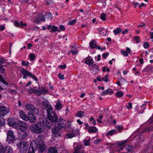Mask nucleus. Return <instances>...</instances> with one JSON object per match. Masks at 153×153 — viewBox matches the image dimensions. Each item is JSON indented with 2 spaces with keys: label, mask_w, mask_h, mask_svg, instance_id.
<instances>
[{
  "label": "nucleus",
  "mask_w": 153,
  "mask_h": 153,
  "mask_svg": "<svg viewBox=\"0 0 153 153\" xmlns=\"http://www.w3.org/2000/svg\"><path fill=\"white\" fill-rule=\"evenodd\" d=\"M45 101L42 103L43 113L40 116L39 122L30 127V130L33 133L40 134L48 128V102Z\"/></svg>",
  "instance_id": "f257e3e1"
},
{
  "label": "nucleus",
  "mask_w": 153,
  "mask_h": 153,
  "mask_svg": "<svg viewBox=\"0 0 153 153\" xmlns=\"http://www.w3.org/2000/svg\"><path fill=\"white\" fill-rule=\"evenodd\" d=\"M43 137L39 135L34 141H32L30 143L29 148V152L30 153H35L37 149L39 152L43 153L46 149L45 143L43 141Z\"/></svg>",
  "instance_id": "f03ea898"
},
{
  "label": "nucleus",
  "mask_w": 153,
  "mask_h": 153,
  "mask_svg": "<svg viewBox=\"0 0 153 153\" xmlns=\"http://www.w3.org/2000/svg\"><path fill=\"white\" fill-rule=\"evenodd\" d=\"M18 129L19 131L18 133L19 137L22 139H24L27 136L28 134V127L27 125L23 123Z\"/></svg>",
  "instance_id": "7ed1b4c3"
},
{
  "label": "nucleus",
  "mask_w": 153,
  "mask_h": 153,
  "mask_svg": "<svg viewBox=\"0 0 153 153\" xmlns=\"http://www.w3.org/2000/svg\"><path fill=\"white\" fill-rule=\"evenodd\" d=\"M145 127H146V125H149V126L146 127L144 129L142 130L141 132L138 133L137 135V136L138 138H141V137L142 136V134L144 133H146L148 131H150L153 129V117L152 116L151 117L149 120L146 122L145 124Z\"/></svg>",
  "instance_id": "20e7f679"
},
{
  "label": "nucleus",
  "mask_w": 153,
  "mask_h": 153,
  "mask_svg": "<svg viewBox=\"0 0 153 153\" xmlns=\"http://www.w3.org/2000/svg\"><path fill=\"white\" fill-rule=\"evenodd\" d=\"M54 124L55 127L59 129H65L67 125L65 120L62 118H59Z\"/></svg>",
  "instance_id": "39448f33"
},
{
  "label": "nucleus",
  "mask_w": 153,
  "mask_h": 153,
  "mask_svg": "<svg viewBox=\"0 0 153 153\" xmlns=\"http://www.w3.org/2000/svg\"><path fill=\"white\" fill-rule=\"evenodd\" d=\"M20 71L21 74L23 75V79H26L27 78V76H28L31 77L33 80L36 81H38V79L36 76L33 74H31L29 71L23 68L20 70Z\"/></svg>",
  "instance_id": "423d86ee"
},
{
  "label": "nucleus",
  "mask_w": 153,
  "mask_h": 153,
  "mask_svg": "<svg viewBox=\"0 0 153 153\" xmlns=\"http://www.w3.org/2000/svg\"><path fill=\"white\" fill-rule=\"evenodd\" d=\"M17 147L21 153H26L28 149V145L26 142L21 141L17 145Z\"/></svg>",
  "instance_id": "0eeeda50"
},
{
  "label": "nucleus",
  "mask_w": 153,
  "mask_h": 153,
  "mask_svg": "<svg viewBox=\"0 0 153 153\" xmlns=\"http://www.w3.org/2000/svg\"><path fill=\"white\" fill-rule=\"evenodd\" d=\"M7 142L8 144H13L16 140V136L13 131L12 130H8L6 133Z\"/></svg>",
  "instance_id": "6e6552de"
},
{
  "label": "nucleus",
  "mask_w": 153,
  "mask_h": 153,
  "mask_svg": "<svg viewBox=\"0 0 153 153\" xmlns=\"http://www.w3.org/2000/svg\"><path fill=\"white\" fill-rule=\"evenodd\" d=\"M58 116L56 114L55 111H52L51 113L49 114L48 115V129L51 127L49 125L50 123L51 124H53L58 119Z\"/></svg>",
  "instance_id": "1a4fd4ad"
},
{
  "label": "nucleus",
  "mask_w": 153,
  "mask_h": 153,
  "mask_svg": "<svg viewBox=\"0 0 153 153\" xmlns=\"http://www.w3.org/2000/svg\"><path fill=\"white\" fill-rule=\"evenodd\" d=\"M23 123L22 121L16 122L14 119L12 118L8 119L7 121L8 124L9 126H12L17 128H18Z\"/></svg>",
  "instance_id": "9d476101"
},
{
  "label": "nucleus",
  "mask_w": 153,
  "mask_h": 153,
  "mask_svg": "<svg viewBox=\"0 0 153 153\" xmlns=\"http://www.w3.org/2000/svg\"><path fill=\"white\" fill-rule=\"evenodd\" d=\"M13 149L9 146L2 147L0 149V153H12Z\"/></svg>",
  "instance_id": "9b49d317"
},
{
  "label": "nucleus",
  "mask_w": 153,
  "mask_h": 153,
  "mask_svg": "<svg viewBox=\"0 0 153 153\" xmlns=\"http://www.w3.org/2000/svg\"><path fill=\"white\" fill-rule=\"evenodd\" d=\"M9 112V108L4 106H0V115L2 116H5Z\"/></svg>",
  "instance_id": "f8f14e48"
},
{
  "label": "nucleus",
  "mask_w": 153,
  "mask_h": 153,
  "mask_svg": "<svg viewBox=\"0 0 153 153\" xmlns=\"http://www.w3.org/2000/svg\"><path fill=\"white\" fill-rule=\"evenodd\" d=\"M45 20V17L41 14H39L34 20L33 22L36 24H38L40 22Z\"/></svg>",
  "instance_id": "ddd939ff"
},
{
  "label": "nucleus",
  "mask_w": 153,
  "mask_h": 153,
  "mask_svg": "<svg viewBox=\"0 0 153 153\" xmlns=\"http://www.w3.org/2000/svg\"><path fill=\"white\" fill-rule=\"evenodd\" d=\"M52 135V136L53 137H57L61 136V134L60 131L55 127H53L51 129Z\"/></svg>",
  "instance_id": "4468645a"
},
{
  "label": "nucleus",
  "mask_w": 153,
  "mask_h": 153,
  "mask_svg": "<svg viewBox=\"0 0 153 153\" xmlns=\"http://www.w3.org/2000/svg\"><path fill=\"white\" fill-rule=\"evenodd\" d=\"M28 119L26 121H29L31 123L35 122L36 120V116L32 113H28Z\"/></svg>",
  "instance_id": "2eb2a0df"
},
{
  "label": "nucleus",
  "mask_w": 153,
  "mask_h": 153,
  "mask_svg": "<svg viewBox=\"0 0 153 153\" xmlns=\"http://www.w3.org/2000/svg\"><path fill=\"white\" fill-rule=\"evenodd\" d=\"M19 116L20 117L24 120L27 121L28 119V115H27L25 112L23 111H20L19 112Z\"/></svg>",
  "instance_id": "dca6fc26"
},
{
  "label": "nucleus",
  "mask_w": 153,
  "mask_h": 153,
  "mask_svg": "<svg viewBox=\"0 0 153 153\" xmlns=\"http://www.w3.org/2000/svg\"><path fill=\"white\" fill-rule=\"evenodd\" d=\"M113 93V91L111 89H108L107 90L102 92L101 93V95L102 96H104L106 94H111Z\"/></svg>",
  "instance_id": "f3484780"
},
{
  "label": "nucleus",
  "mask_w": 153,
  "mask_h": 153,
  "mask_svg": "<svg viewBox=\"0 0 153 153\" xmlns=\"http://www.w3.org/2000/svg\"><path fill=\"white\" fill-rule=\"evenodd\" d=\"M97 128L94 126H90L88 129V131L89 133H96L98 131Z\"/></svg>",
  "instance_id": "a211bd4d"
},
{
  "label": "nucleus",
  "mask_w": 153,
  "mask_h": 153,
  "mask_svg": "<svg viewBox=\"0 0 153 153\" xmlns=\"http://www.w3.org/2000/svg\"><path fill=\"white\" fill-rule=\"evenodd\" d=\"M34 107V105L30 103L27 104L25 105V108L27 110L29 111L30 113H31Z\"/></svg>",
  "instance_id": "6ab92c4d"
},
{
  "label": "nucleus",
  "mask_w": 153,
  "mask_h": 153,
  "mask_svg": "<svg viewBox=\"0 0 153 153\" xmlns=\"http://www.w3.org/2000/svg\"><path fill=\"white\" fill-rule=\"evenodd\" d=\"M127 142V140H123L121 141H118L117 142V144L121 148V149H122L126 146V143Z\"/></svg>",
  "instance_id": "aec40b11"
},
{
  "label": "nucleus",
  "mask_w": 153,
  "mask_h": 153,
  "mask_svg": "<svg viewBox=\"0 0 153 153\" xmlns=\"http://www.w3.org/2000/svg\"><path fill=\"white\" fill-rule=\"evenodd\" d=\"M33 94L37 96L40 95L41 94L42 91L40 89L38 88L37 87H34L33 88Z\"/></svg>",
  "instance_id": "412c9836"
},
{
  "label": "nucleus",
  "mask_w": 153,
  "mask_h": 153,
  "mask_svg": "<svg viewBox=\"0 0 153 153\" xmlns=\"http://www.w3.org/2000/svg\"><path fill=\"white\" fill-rule=\"evenodd\" d=\"M118 131H116L115 130L113 129L107 132L106 134V136L107 137L108 135L112 136L115 135V134H117Z\"/></svg>",
  "instance_id": "4be33fe9"
},
{
  "label": "nucleus",
  "mask_w": 153,
  "mask_h": 153,
  "mask_svg": "<svg viewBox=\"0 0 153 153\" xmlns=\"http://www.w3.org/2000/svg\"><path fill=\"white\" fill-rule=\"evenodd\" d=\"M85 63L90 66L94 63V61L93 59L92 58L88 59L86 58L85 61Z\"/></svg>",
  "instance_id": "5701e85b"
},
{
  "label": "nucleus",
  "mask_w": 153,
  "mask_h": 153,
  "mask_svg": "<svg viewBox=\"0 0 153 153\" xmlns=\"http://www.w3.org/2000/svg\"><path fill=\"white\" fill-rule=\"evenodd\" d=\"M89 45L91 48L94 49L96 47L97 42L95 40H92L90 42Z\"/></svg>",
  "instance_id": "b1692460"
},
{
  "label": "nucleus",
  "mask_w": 153,
  "mask_h": 153,
  "mask_svg": "<svg viewBox=\"0 0 153 153\" xmlns=\"http://www.w3.org/2000/svg\"><path fill=\"white\" fill-rule=\"evenodd\" d=\"M84 115V112L83 111H78L75 114V116L77 117H81Z\"/></svg>",
  "instance_id": "393cba45"
},
{
  "label": "nucleus",
  "mask_w": 153,
  "mask_h": 153,
  "mask_svg": "<svg viewBox=\"0 0 153 153\" xmlns=\"http://www.w3.org/2000/svg\"><path fill=\"white\" fill-rule=\"evenodd\" d=\"M62 105L59 101L56 102L55 105V108L56 110L59 111L62 108Z\"/></svg>",
  "instance_id": "a878e982"
},
{
  "label": "nucleus",
  "mask_w": 153,
  "mask_h": 153,
  "mask_svg": "<svg viewBox=\"0 0 153 153\" xmlns=\"http://www.w3.org/2000/svg\"><path fill=\"white\" fill-rule=\"evenodd\" d=\"M82 146L81 145H78L74 149V151L73 153H79V151L82 149Z\"/></svg>",
  "instance_id": "bb28decb"
},
{
  "label": "nucleus",
  "mask_w": 153,
  "mask_h": 153,
  "mask_svg": "<svg viewBox=\"0 0 153 153\" xmlns=\"http://www.w3.org/2000/svg\"><path fill=\"white\" fill-rule=\"evenodd\" d=\"M132 71L133 73L135 75H137L139 76L140 74L139 70L137 69L136 68H133Z\"/></svg>",
  "instance_id": "cd10ccee"
},
{
  "label": "nucleus",
  "mask_w": 153,
  "mask_h": 153,
  "mask_svg": "<svg viewBox=\"0 0 153 153\" xmlns=\"http://www.w3.org/2000/svg\"><path fill=\"white\" fill-rule=\"evenodd\" d=\"M32 113L33 114H35L36 115H38L39 113V110L36 108L35 107L33 108V109H32V111L31 113Z\"/></svg>",
  "instance_id": "c85d7f7f"
},
{
  "label": "nucleus",
  "mask_w": 153,
  "mask_h": 153,
  "mask_svg": "<svg viewBox=\"0 0 153 153\" xmlns=\"http://www.w3.org/2000/svg\"><path fill=\"white\" fill-rule=\"evenodd\" d=\"M116 96L117 98H120L123 97V93L122 91H118L115 93Z\"/></svg>",
  "instance_id": "c756f323"
},
{
  "label": "nucleus",
  "mask_w": 153,
  "mask_h": 153,
  "mask_svg": "<svg viewBox=\"0 0 153 153\" xmlns=\"http://www.w3.org/2000/svg\"><path fill=\"white\" fill-rule=\"evenodd\" d=\"M122 29L121 28L117 27L113 30V33L114 35H117L122 31Z\"/></svg>",
  "instance_id": "7c9ffc66"
},
{
  "label": "nucleus",
  "mask_w": 153,
  "mask_h": 153,
  "mask_svg": "<svg viewBox=\"0 0 153 153\" xmlns=\"http://www.w3.org/2000/svg\"><path fill=\"white\" fill-rule=\"evenodd\" d=\"M98 70V68H92L90 69V71L93 75H95L97 72Z\"/></svg>",
  "instance_id": "2f4dec72"
},
{
  "label": "nucleus",
  "mask_w": 153,
  "mask_h": 153,
  "mask_svg": "<svg viewBox=\"0 0 153 153\" xmlns=\"http://www.w3.org/2000/svg\"><path fill=\"white\" fill-rule=\"evenodd\" d=\"M146 104H142L140 107V110L139 113L142 114L144 110L145 109Z\"/></svg>",
  "instance_id": "473e14b6"
},
{
  "label": "nucleus",
  "mask_w": 153,
  "mask_h": 153,
  "mask_svg": "<svg viewBox=\"0 0 153 153\" xmlns=\"http://www.w3.org/2000/svg\"><path fill=\"white\" fill-rule=\"evenodd\" d=\"M72 133H73L75 136H76L79 133V131L78 129H74V127H73L71 129Z\"/></svg>",
  "instance_id": "72a5a7b5"
},
{
  "label": "nucleus",
  "mask_w": 153,
  "mask_h": 153,
  "mask_svg": "<svg viewBox=\"0 0 153 153\" xmlns=\"http://www.w3.org/2000/svg\"><path fill=\"white\" fill-rule=\"evenodd\" d=\"M48 152L49 153H58L57 150L52 147L48 148Z\"/></svg>",
  "instance_id": "f704fd0d"
},
{
  "label": "nucleus",
  "mask_w": 153,
  "mask_h": 153,
  "mask_svg": "<svg viewBox=\"0 0 153 153\" xmlns=\"http://www.w3.org/2000/svg\"><path fill=\"white\" fill-rule=\"evenodd\" d=\"M58 27L54 25H52V28L51 30V32H55L57 31H58Z\"/></svg>",
  "instance_id": "c9c22d12"
},
{
  "label": "nucleus",
  "mask_w": 153,
  "mask_h": 153,
  "mask_svg": "<svg viewBox=\"0 0 153 153\" xmlns=\"http://www.w3.org/2000/svg\"><path fill=\"white\" fill-rule=\"evenodd\" d=\"M22 24V22L20 21V23H19L17 21L15 22L14 23V25L16 27H21V25Z\"/></svg>",
  "instance_id": "e433bc0d"
},
{
  "label": "nucleus",
  "mask_w": 153,
  "mask_h": 153,
  "mask_svg": "<svg viewBox=\"0 0 153 153\" xmlns=\"http://www.w3.org/2000/svg\"><path fill=\"white\" fill-rule=\"evenodd\" d=\"M72 122L70 121H68L67 125V128L69 129H71L73 127H72Z\"/></svg>",
  "instance_id": "4c0bfd02"
},
{
  "label": "nucleus",
  "mask_w": 153,
  "mask_h": 153,
  "mask_svg": "<svg viewBox=\"0 0 153 153\" xmlns=\"http://www.w3.org/2000/svg\"><path fill=\"white\" fill-rule=\"evenodd\" d=\"M75 136L73 133H68L66 134V136L68 138L71 139L74 137Z\"/></svg>",
  "instance_id": "58836bf2"
},
{
  "label": "nucleus",
  "mask_w": 153,
  "mask_h": 153,
  "mask_svg": "<svg viewBox=\"0 0 153 153\" xmlns=\"http://www.w3.org/2000/svg\"><path fill=\"white\" fill-rule=\"evenodd\" d=\"M5 122L4 118L0 116V126H3Z\"/></svg>",
  "instance_id": "ea45409f"
},
{
  "label": "nucleus",
  "mask_w": 153,
  "mask_h": 153,
  "mask_svg": "<svg viewBox=\"0 0 153 153\" xmlns=\"http://www.w3.org/2000/svg\"><path fill=\"white\" fill-rule=\"evenodd\" d=\"M126 149L127 152H130L133 151L132 147L131 146L128 145L126 147Z\"/></svg>",
  "instance_id": "a19ab883"
},
{
  "label": "nucleus",
  "mask_w": 153,
  "mask_h": 153,
  "mask_svg": "<svg viewBox=\"0 0 153 153\" xmlns=\"http://www.w3.org/2000/svg\"><path fill=\"white\" fill-rule=\"evenodd\" d=\"M52 111H54L53 110L52 107L48 102V115H49V114Z\"/></svg>",
  "instance_id": "79ce46f5"
},
{
  "label": "nucleus",
  "mask_w": 153,
  "mask_h": 153,
  "mask_svg": "<svg viewBox=\"0 0 153 153\" xmlns=\"http://www.w3.org/2000/svg\"><path fill=\"white\" fill-rule=\"evenodd\" d=\"M106 15L104 13H102L100 15L101 19L103 21H105L106 19Z\"/></svg>",
  "instance_id": "37998d69"
},
{
  "label": "nucleus",
  "mask_w": 153,
  "mask_h": 153,
  "mask_svg": "<svg viewBox=\"0 0 153 153\" xmlns=\"http://www.w3.org/2000/svg\"><path fill=\"white\" fill-rule=\"evenodd\" d=\"M90 121L92 122V124L94 125H96V120L94 119L93 117H91L90 118Z\"/></svg>",
  "instance_id": "c03bdc74"
},
{
  "label": "nucleus",
  "mask_w": 153,
  "mask_h": 153,
  "mask_svg": "<svg viewBox=\"0 0 153 153\" xmlns=\"http://www.w3.org/2000/svg\"><path fill=\"white\" fill-rule=\"evenodd\" d=\"M59 29L58 30V32L60 33L61 31L62 30L63 31H64L65 29V27L62 25H60L59 26Z\"/></svg>",
  "instance_id": "a18cd8bd"
},
{
  "label": "nucleus",
  "mask_w": 153,
  "mask_h": 153,
  "mask_svg": "<svg viewBox=\"0 0 153 153\" xmlns=\"http://www.w3.org/2000/svg\"><path fill=\"white\" fill-rule=\"evenodd\" d=\"M90 139H89L88 140L86 139L84 141V145L85 146H87L90 145Z\"/></svg>",
  "instance_id": "49530a36"
},
{
  "label": "nucleus",
  "mask_w": 153,
  "mask_h": 153,
  "mask_svg": "<svg viewBox=\"0 0 153 153\" xmlns=\"http://www.w3.org/2000/svg\"><path fill=\"white\" fill-rule=\"evenodd\" d=\"M133 38L136 41V43L138 44L140 42V38L139 36H134Z\"/></svg>",
  "instance_id": "de8ad7c7"
},
{
  "label": "nucleus",
  "mask_w": 153,
  "mask_h": 153,
  "mask_svg": "<svg viewBox=\"0 0 153 153\" xmlns=\"http://www.w3.org/2000/svg\"><path fill=\"white\" fill-rule=\"evenodd\" d=\"M123 126L121 125H118L116 127V129L118 130L120 133L121 132V131H120V130L122 129Z\"/></svg>",
  "instance_id": "09e8293b"
},
{
  "label": "nucleus",
  "mask_w": 153,
  "mask_h": 153,
  "mask_svg": "<svg viewBox=\"0 0 153 153\" xmlns=\"http://www.w3.org/2000/svg\"><path fill=\"white\" fill-rule=\"evenodd\" d=\"M58 77L59 79L61 80H63L65 79L64 75L60 73H59L58 74Z\"/></svg>",
  "instance_id": "8fccbe9b"
},
{
  "label": "nucleus",
  "mask_w": 153,
  "mask_h": 153,
  "mask_svg": "<svg viewBox=\"0 0 153 153\" xmlns=\"http://www.w3.org/2000/svg\"><path fill=\"white\" fill-rule=\"evenodd\" d=\"M76 21V19H75L72 20H71L70 22H69L68 23V25H73L75 23Z\"/></svg>",
  "instance_id": "3c124183"
},
{
  "label": "nucleus",
  "mask_w": 153,
  "mask_h": 153,
  "mask_svg": "<svg viewBox=\"0 0 153 153\" xmlns=\"http://www.w3.org/2000/svg\"><path fill=\"white\" fill-rule=\"evenodd\" d=\"M121 53L125 56H127L128 55V53L126 51H121Z\"/></svg>",
  "instance_id": "603ef678"
},
{
  "label": "nucleus",
  "mask_w": 153,
  "mask_h": 153,
  "mask_svg": "<svg viewBox=\"0 0 153 153\" xmlns=\"http://www.w3.org/2000/svg\"><path fill=\"white\" fill-rule=\"evenodd\" d=\"M149 45L148 42H145L143 43V46L145 49H147L149 47Z\"/></svg>",
  "instance_id": "864d4df0"
},
{
  "label": "nucleus",
  "mask_w": 153,
  "mask_h": 153,
  "mask_svg": "<svg viewBox=\"0 0 153 153\" xmlns=\"http://www.w3.org/2000/svg\"><path fill=\"white\" fill-rule=\"evenodd\" d=\"M102 141V139L101 138L96 139L94 141V143L95 144H98L100 143Z\"/></svg>",
  "instance_id": "5fc2aeb1"
},
{
  "label": "nucleus",
  "mask_w": 153,
  "mask_h": 153,
  "mask_svg": "<svg viewBox=\"0 0 153 153\" xmlns=\"http://www.w3.org/2000/svg\"><path fill=\"white\" fill-rule=\"evenodd\" d=\"M109 55V53L108 52L103 53L102 55V57L104 59H106L107 57Z\"/></svg>",
  "instance_id": "6e6d98bb"
},
{
  "label": "nucleus",
  "mask_w": 153,
  "mask_h": 153,
  "mask_svg": "<svg viewBox=\"0 0 153 153\" xmlns=\"http://www.w3.org/2000/svg\"><path fill=\"white\" fill-rule=\"evenodd\" d=\"M0 81L1 82L6 85L7 86H8L9 85L8 83L6 82L4 79L3 78L0 80Z\"/></svg>",
  "instance_id": "4d7b16f0"
},
{
  "label": "nucleus",
  "mask_w": 153,
  "mask_h": 153,
  "mask_svg": "<svg viewBox=\"0 0 153 153\" xmlns=\"http://www.w3.org/2000/svg\"><path fill=\"white\" fill-rule=\"evenodd\" d=\"M153 68H145L143 71H148V72H150V71L152 70Z\"/></svg>",
  "instance_id": "13d9d810"
},
{
  "label": "nucleus",
  "mask_w": 153,
  "mask_h": 153,
  "mask_svg": "<svg viewBox=\"0 0 153 153\" xmlns=\"http://www.w3.org/2000/svg\"><path fill=\"white\" fill-rule=\"evenodd\" d=\"M22 65L23 66H27L29 64V62L27 61H23L22 62Z\"/></svg>",
  "instance_id": "bf43d9fd"
},
{
  "label": "nucleus",
  "mask_w": 153,
  "mask_h": 153,
  "mask_svg": "<svg viewBox=\"0 0 153 153\" xmlns=\"http://www.w3.org/2000/svg\"><path fill=\"white\" fill-rule=\"evenodd\" d=\"M128 105H126V107L128 109H131L132 107V103L131 102H129L128 104Z\"/></svg>",
  "instance_id": "052dcab7"
},
{
  "label": "nucleus",
  "mask_w": 153,
  "mask_h": 153,
  "mask_svg": "<svg viewBox=\"0 0 153 153\" xmlns=\"http://www.w3.org/2000/svg\"><path fill=\"white\" fill-rule=\"evenodd\" d=\"M35 56L34 54H30V58L31 60H33L34 59Z\"/></svg>",
  "instance_id": "680f3d73"
},
{
  "label": "nucleus",
  "mask_w": 153,
  "mask_h": 153,
  "mask_svg": "<svg viewBox=\"0 0 153 153\" xmlns=\"http://www.w3.org/2000/svg\"><path fill=\"white\" fill-rule=\"evenodd\" d=\"M17 92L15 90L12 89L10 91V93L11 94H16L17 93Z\"/></svg>",
  "instance_id": "e2e57ef3"
},
{
  "label": "nucleus",
  "mask_w": 153,
  "mask_h": 153,
  "mask_svg": "<svg viewBox=\"0 0 153 153\" xmlns=\"http://www.w3.org/2000/svg\"><path fill=\"white\" fill-rule=\"evenodd\" d=\"M99 2L101 3H102L104 6L105 7L106 5V1L105 0H99Z\"/></svg>",
  "instance_id": "0e129e2a"
},
{
  "label": "nucleus",
  "mask_w": 153,
  "mask_h": 153,
  "mask_svg": "<svg viewBox=\"0 0 153 153\" xmlns=\"http://www.w3.org/2000/svg\"><path fill=\"white\" fill-rule=\"evenodd\" d=\"M101 55L100 54H99L97 56H95V58L96 60L97 61H99L100 60Z\"/></svg>",
  "instance_id": "69168bd1"
},
{
  "label": "nucleus",
  "mask_w": 153,
  "mask_h": 153,
  "mask_svg": "<svg viewBox=\"0 0 153 153\" xmlns=\"http://www.w3.org/2000/svg\"><path fill=\"white\" fill-rule=\"evenodd\" d=\"M71 52L73 54H77L78 53V51L77 50H71V51L69 52V53Z\"/></svg>",
  "instance_id": "338daca9"
},
{
  "label": "nucleus",
  "mask_w": 153,
  "mask_h": 153,
  "mask_svg": "<svg viewBox=\"0 0 153 153\" xmlns=\"http://www.w3.org/2000/svg\"><path fill=\"white\" fill-rule=\"evenodd\" d=\"M48 85L49 86V88L51 90H52L53 89L54 87L51 85V84L50 83H48Z\"/></svg>",
  "instance_id": "774afa93"
}]
</instances>
